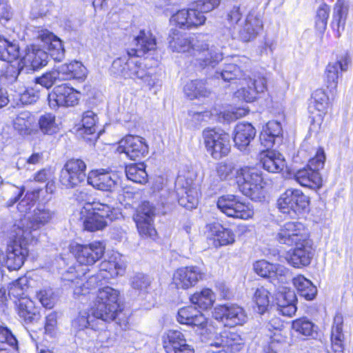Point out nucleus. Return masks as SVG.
Returning a JSON list of instances; mask_svg holds the SVG:
<instances>
[{
  "label": "nucleus",
  "mask_w": 353,
  "mask_h": 353,
  "mask_svg": "<svg viewBox=\"0 0 353 353\" xmlns=\"http://www.w3.org/2000/svg\"><path fill=\"white\" fill-rule=\"evenodd\" d=\"M169 48L176 52L188 53L196 57L199 65L214 67L223 59V54L209 44L201 35L190 37L176 30H172L168 38Z\"/></svg>",
  "instance_id": "obj_1"
},
{
  "label": "nucleus",
  "mask_w": 353,
  "mask_h": 353,
  "mask_svg": "<svg viewBox=\"0 0 353 353\" xmlns=\"http://www.w3.org/2000/svg\"><path fill=\"white\" fill-rule=\"evenodd\" d=\"M135 57L137 55H130L128 53L126 55L117 58L112 63L110 72L115 77L133 80L139 79L149 90H151L157 85L158 80Z\"/></svg>",
  "instance_id": "obj_2"
},
{
  "label": "nucleus",
  "mask_w": 353,
  "mask_h": 353,
  "mask_svg": "<svg viewBox=\"0 0 353 353\" xmlns=\"http://www.w3.org/2000/svg\"><path fill=\"white\" fill-rule=\"evenodd\" d=\"M119 210L108 204L93 203L83 207L81 211V219L83 220L84 230L95 232L104 229L108 221L118 218Z\"/></svg>",
  "instance_id": "obj_3"
},
{
  "label": "nucleus",
  "mask_w": 353,
  "mask_h": 353,
  "mask_svg": "<svg viewBox=\"0 0 353 353\" xmlns=\"http://www.w3.org/2000/svg\"><path fill=\"white\" fill-rule=\"evenodd\" d=\"M54 216V212L45 206L35 208L31 215L21 219L13 228L17 231L18 236H26V239L33 241L37 232L42 227L49 223Z\"/></svg>",
  "instance_id": "obj_4"
},
{
  "label": "nucleus",
  "mask_w": 353,
  "mask_h": 353,
  "mask_svg": "<svg viewBox=\"0 0 353 353\" xmlns=\"http://www.w3.org/2000/svg\"><path fill=\"white\" fill-rule=\"evenodd\" d=\"M119 292L111 287L99 289L93 306V314L105 322L114 320L119 312Z\"/></svg>",
  "instance_id": "obj_5"
},
{
  "label": "nucleus",
  "mask_w": 353,
  "mask_h": 353,
  "mask_svg": "<svg viewBox=\"0 0 353 353\" xmlns=\"http://www.w3.org/2000/svg\"><path fill=\"white\" fill-rule=\"evenodd\" d=\"M325 155L323 149L316 150L315 157L309 160L306 167L297 170L294 174L296 181L302 186L310 188H319L322 179L319 170L324 166Z\"/></svg>",
  "instance_id": "obj_6"
},
{
  "label": "nucleus",
  "mask_w": 353,
  "mask_h": 353,
  "mask_svg": "<svg viewBox=\"0 0 353 353\" xmlns=\"http://www.w3.org/2000/svg\"><path fill=\"white\" fill-rule=\"evenodd\" d=\"M308 205V197L301 190L294 188L286 190L277 200V206L280 212L290 217L301 214Z\"/></svg>",
  "instance_id": "obj_7"
},
{
  "label": "nucleus",
  "mask_w": 353,
  "mask_h": 353,
  "mask_svg": "<svg viewBox=\"0 0 353 353\" xmlns=\"http://www.w3.org/2000/svg\"><path fill=\"white\" fill-rule=\"evenodd\" d=\"M13 241L8 245L6 255L3 265H6L9 270H17L23 265L29 250L27 245L31 242L30 239H26V236H18L17 231L12 229Z\"/></svg>",
  "instance_id": "obj_8"
},
{
  "label": "nucleus",
  "mask_w": 353,
  "mask_h": 353,
  "mask_svg": "<svg viewBox=\"0 0 353 353\" xmlns=\"http://www.w3.org/2000/svg\"><path fill=\"white\" fill-rule=\"evenodd\" d=\"M205 147L207 152L214 159L227 156L230 151L228 134L219 130L206 129L203 132Z\"/></svg>",
  "instance_id": "obj_9"
},
{
  "label": "nucleus",
  "mask_w": 353,
  "mask_h": 353,
  "mask_svg": "<svg viewBox=\"0 0 353 353\" xmlns=\"http://www.w3.org/2000/svg\"><path fill=\"white\" fill-rule=\"evenodd\" d=\"M218 208L230 217L241 219H248L254 215L253 206L249 203L240 200L239 197L233 194H226L219 198Z\"/></svg>",
  "instance_id": "obj_10"
},
{
  "label": "nucleus",
  "mask_w": 353,
  "mask_h": 353,
  "mask_svg": "<svg viewBox=\"0 0 353 353\" xmlns=\"http://www.w3.org/2000/svg\"><path fill=\"white\" fill-rule=\"evenodd\" d=\"M236 179L240 191L251 199H254L263 188L261 174L255 168L244 167L237 170Z\"/></svg>",
  "instance_id": "obj_11"
},
{
  "label": "nucleus",
  "mask_w": 353,
  "mask_h": 353,
  "mask_svg": "<svg viewBox=\"0 0 353 353\" xmlns=\"http://www.w3.org/2000/svg\"><path fill=\"white\" fill-rule=\"evenodd\" d=\"M276 239L288 245H300L310 239L309 232L303 223L299 221H288L280 227Z\"/></svg>",
  "instance_id": "obj_12"
},
{
  "label": "nucleus",
  "mask_w": 353,
  "mask_h": 353,
  "mask_svg": "<svg viewBox=\"0 0 353 353\" xmlns=\"http://www.w3.org/2000/svg\"><path fill=\"white\" fill-rule=\"evenodd\" d=\"M86 165L78 159L68 160L60 171L59 181L66 188H74L83 182L85 177Z\"/></svg>",
  "instance_id": "obj_13"
},
{
  "label": "nucleus",
  "mask_w": 353,
  "mask_h": 353,
  "mask_svg": "<svg viewBox=\"0 0 353 353\" xmlns=\"http://www.w3.org/2000/svg\"><path fill=\"white\" fill-rule=\"evenodd\" d=\"M63 278L74 284V294L77 296L89 293V290L95 288L98 283V278L86 276L85 270L81 265H78L77 269L75 267L69 268Z\"/></svg>",
  "instance_id": "obj_14"
},
{
  "label": "nucleus",
  "mask_w": 353,
  "mask_h": 353,
  "mask_svg": "<svg viewBox=\"0 0 353 353\" xmlns=\"http://www.w3.org/2000/svg\"><path fill=\"white\" fill-rule=\"evenodd\" d=\"M175 188L178 201L181 206L188 210L197 206L200 192L192 179L179 175L176 181Z\"/></svg>",
  "instance_id": "obj_15"
},
{
  "label": "nucleus",
  "mask_w": 353,
  "mask_h": 353,
  "mask_svg": "<svg viewBox=\"0 0 353 353\" xmlns=\"http://www.w3.org/2000/svg\"><path fill=\"white\" fill-rule=\"evenodd\" d=\"M155 208L148 201H144L139 207L134 220L139 234L144 238H154L157 231L154 227Z\"/></svg>",
  "instance_id": "obj_16"
},
{
  "label": "nucleus",
  "mask_w": 353,
  "mask_h": 353,
  "mask_svg": "<svg viewBox=\"0 0 353 353\" xmlns=\"http://www.w3.org/2000/svg\"><path fill=\"white\" fill-rule=\"evenodd\" d=\"M329 105V98L323 90H316L312 95L309 106L312 123L310 130L317 133L322 129L323 118Z\"/></svg>",
  "instance_id": "obj_17"
},
{
  "label": "nucleus",
  "mask_w": 353,
  "mask_h": 353,
  "mask_svg": "<svg viewBox=\"0 0 353 353\" xmlns=\"http://www.w3.org/2000/svg\"><path fill=\"white\" fill-rule=\"evenodd\" d=\"M204 277L205 273L198 266L181 267L173 273L172 284L177 289L188 290L195 286Z\"/></svg>",
  "instance_id": "obj_18"
},
{
  "label": "nucleus",
  "mask_w": 353,
  "mask_h": 353,
  "mask_svg": "<svg viewBox=\"0 0 353 353\" xmlns=\"http://www.w3.org/2000/svg\"><path fill=\"white\" fill-rule=\"evenodd\" d=\"M243 339L241 335L231 330H224L219 335H216L212 341L209 342V345L220 350H212L213 352L220 353L222 351L225 352L235 353L240 351L243 346Z\"/></svg>",
  "instance_id": "obj_19"
},
{
  "label": "nucleus",
  "mask_w": 353,
  "mask_h": 353,
  "mask_svg": "<svg viewBox=\"0 0 353 353\" xmlns=\"http://www.w3.org/2000/svg\"><path fill=\"white\" fill-rule=\"evenodd\" d=\"M120 154L124 153L131 160H139L148 153V146L145 139L139 136L128 135L119 142L117 149Z\"/></svg>",
  "instance_id": "obj_20"
},
{
  "label": "nucleus",
  "mask_w": 353,
  "mask_h": 353,
  "mask_svg": "<svg viewBox=\"0 0 353 353\" xmlns=\"http://www.w3.org/2000/svg\"><path fill=\"white\" fill-rule=\"evenodd\" d=\"M79 100V93L67 83L56 86L48 94L49 105L52 108L74 106Z\"/></svg>",
  "instance_id": "obj_21"
},
{
  "label": "nucleus",
  "mask_w": 353,
  "mask_h": 353,
  "mask_svg": "<svg viewBox=\"0 0 353 353\" xmlns=\"http://www.w3.org/2000/svg\"><path fill=\"white\" fill-rule=\"evenodd\" d=\"M242 85H245L235 92L236 97L246 102L254 101L259 93H263L267 90V80L261 74H254L252 78L246 76L243 79Z\"/></svg>",
  "instance_id": "obj_22"
},
{
  "label": "nucleus",
  "mask_w": 353,
  "mask_h": 353,
  "mask_svg": "<svg viewBox=\"0 0 353 353\" xmlns=\"http://www.w3.org/2000/svg\"><path fill=\"white\" fill-rule=\"evenodd\" d=\"M214 317L230 326L243 325L247 321L245 310L237 305H223L214 308Z\"/></svg>",
  "instance_id": "obj_23"
},
{
  "label": "nucleus",
  "mask_w": 353,
  "mask_h": 353,
  "mask_svg": "<svg viewBox=\"0 0 353 353\" xmlns=\"http://www.w3.org/2000/svg\"><path fill=\"white\" fill-rule=\"evenodd\" d=\"M163 347L167 353H194V348L187 343L184 334L170 330L162 336Z\"/></svg>",
  "instance_id": "obj_24"
},
{
  "label": "nucleus",
  "mask_w": 353,
  "mask_h": 353,
  "mask_svg": "<svg viewBox=\"0 0 353 353\" xmlns=\"http://www.w3.org/2000/svg\"><path fill=\"white\" fill-rule=\"evenodd\" d=\"M254 272L262 277H268L274 285L284 283L288 274V269L279 265L270 263L267 261L261 260L254 263Z\"/></svg>",
  "instance_id": "obj_25"
},
{
  "label": "nucleus",
  "mask_w": 353,
  "mask_h": 353,
  "mask_svg": "<svg viewBox=\"0 0 353 353\" xmlns=\"http://www.w3.org/2000/svg\"><path fill=\"white\" fill-rule=\"evenodd\" d=\"M105 247L100 241L76 246L77 260L81 265H91L103 255Z\"/></svg>",
  "instance_id": "obj_26"
},
{
  "label": "nucleus",
  "mask_w": 353,
  "mask_h": 353,
  "mask_svg": "<svg viewBox=\"0 0 353 353\" xmlns=\"http://www.w3.org/2000/svg\"><path fill=\"white\" fill-rule=\"evenodd\" d=\"M294 246L287 257L288 263L297 268L308 265L313 257L312 241L309 239Z\"/></svg>",
  "instance_id": "obj_27"
},
{
  "label": "nucleus",
  "mask_w": 353,
  "mask_h": 353,
  "mask_svg": "<svg viewBox=\"0 0 353 353\" xmlns=\"http://www.w3.org/2000/svg\"><path fill=\"white\" fill-rule=\"evenodd\" d=\"M351 62L350 55L344 52L337 57L336 61L330 63L325 70V79L327 87L331 92L335 91L337 88L339 79V70L346 71Z\"/></svg>",
  "instance_id": "obj_28"
},
{
  "label": "nucleus",
  "mask_w": 353,
  "mask_h": 353,
  "mask_svg": "<svg viewBox=\"0 0 353 353\" xmlns=\"http://www.w3.org/2000/svg\"><path fill=\"white\" fill-rule=\"evenodd\" d=\"M118 176L108 172L92 170L87 177L88 183L102 191H113L117 185Z\"/></svg>",
  "instance_id": "obj_29"
},
{
  "label": "nucleus",
  "mask_w": 353,
  "mask_h": 353,
  "mask_svg": "<svg viewBox=\"0 0 353 353\" xmlns=\"http://www.w3.org/2000/svg\"><path fill=\"white\" fill-rule=\"evenodd\" d=\"M133 41L134 48L128 51L130 55L141 57L157 48L156 38L149 30H140Z\"/></svg>",
  "instance_id": "obj_30"
},
{
  "label": "nucleus",
  "mask_w": 353,
  "mask_h": 353,
  "mask_svg": "<svg viewBox=\"0 0 353 353\" xmlns=\"http://www.w3.org/2000/svg\"><path fill=\"white\" fill-rule=\"evenodd\" d=\"M263 27V24L261 15L250 12L239 30V37L245 42L250 41L255 39L262 31Z\"/></svg>",
  "instance_id": "obj_31"
},
{
  "label": "nucleus",
  "mask_w": 353,
  "mask_h": 353,
  "mask_svg": "<svg viewBox=\"0 0 353 353\" xmlns=\"http://www.w3.org/2000/svg\"><path fill=\"white\" fill-rule=\"evenodd\" d=\"M205 229L208 236L214 239L216 245H228L235 241V235L232 230L224 228L219 223H210L206 225Z\"/></svg>",
  "instance_id": "obj_32"
},
{
  "label": "nucleus",
  "mask_w": 353,
  "mask_h": 353,
  "mask_svg": "<svg viewBox=\"0 0 353 353\" xmlns=\"http://www.w3.org/2000/svg\"><path fill=\"white\" fill-rule=\"evenodd\" d=\"M256 136V130L249 123H238L234 131V142L235 146L241 151H244L250 145V142Z\"/></svg>",
  "instance_id": "obj_33"
},
{
  "label": "nucleus",
  "mask_w": 353,
  "mask_h": 353,
  "mask_svg": "<svg viewBox=\"0 0 353 353\" xmlns=\"http://www.w3.org/2000/svg\"><path fill=\"white\" fill-rule=\"evenodd\" d=\"M177 321L181 324L196 326L202 329L207 325L206 318L194 306L181 308L177 314Z\"/></svg>",
  "instance_id": "obj_34"
},
{
  "label": "nucleus",
  "mask_w": 353,
  "mask_h": 353,
  "mask_svg": "<svg viewBox=\"0 0 353 353\" xmlns=\"http://www.w3.org/2000/svg\"><path fill=\"white\" fill-rule=\"evenodd\" d=\"M259 158L263 168L270 172H279L285 166L284 157L275 150H263L260 152Z\"/></svg>",
  "instance_id": "obj_35"
},
{
  "label": "nucleus",
  "mask_w": 353,
  "mask_h": 353,
  "mask_svg": "<svg viewBox=\"0 0 353 353\" xmlns=\"http://www.w3.org/2000/svg\"><path fill=\"white\" fill-rule=\"evenodd\" d=\"M38 38L46 45L54 59L60 61L64 55V48L61 41L51 32L41 30L38 32Z\"/></svg>",
  "instance_id": "obj_36"
},
{
  "label": "nucleus",
  "mask_w": 353,
  "mask_h": 353,
  "mask_svg": "<svg viewBox=\"0 0 353 353\" xmlns=\"http://www.w3.org/2000/svg\"><path fill=\"white\" fill-rule=\"evenodd\" d=\"M101 319L93 314V307L90 309L81 310L77 316L72 320V326L76 330H83L90 328L96 330L97 328V322Z\"/></svg>",
  "instance_id": "obj_37"
},
{
  "label": "nucleus",
  "mask_w": 353,
  "mask_h": 353,
  "mask_svg": "<svg viewBox=\"0 0 353 353\" xmlns=\"http://www.w3.org/2000/svg\"><path fill=\"white\" fill-rule=\"evenodd\" d=\"M343 318L340 315H336L334 319L331 333L332 345L334 353L343 352Z\"/></svg>",
  "instance_id": "obj_38"
},
{
  "label": "nucleus",
  "mask_w": 353,
  "mask_h": 353,
  "mask_svg": "<svg viewBox=\"0 0 353 353\" xmlns=\"http://www.w3.org/2000/svg\"><path fill=\"white\" fill-rule=\"evenodd\" d=\"M18 314L26 323H32L38 318L39 313L34 302L28 298H22L16 302Z\"/></svg>",
  "instance_id": "obj_39"
},
{
  "label": "nucleus",
  "mask_w": 353,
  "mask_h": 353,
  "mask_svg": "<svg viewBox=\"0 0 353 353\" xmlns=\"http://www.w3.org/2000/svg\"><path fill=\"white\" fill-rule=\"evenodd\" d=\"M63 81L72 79H83L85 76V68L81 62L74 61L59 67Z\"/></svg>",
  "instance_id": "obj_40"
},
{
  "label": "nucleus",
  "mask_w": 353,
  "mask_h": 353,
  "mask_svg": "<svg viewBox=\"0 0 353 353\" xmlns=\"http://www.w3.org/2000/svg\"><path fill=\"white\" fill-rule=\"evenodd\" d=\"M48 54L43 50L32 48L28 49L23 57L24 64L30 65L34 70L39 69L47 64Z\"/></svg>",
  "instance_id": "obj_41"
},
{
  "label": "nucleus",
  "mask_w": 353,
  "mask_h": 353,
  "mask_svg": "<svg viewBox=\"0 0 353 353\" xmlns=\"http://www.w3.org/2000/svg\"><path fill=\"white\" fill-rule=\"evenodd\" d=\"M292 282L301 296L307 300H312L315 297L316 288L309 279L303 275H298L293 279Z\"/></svg>",
  "instance_id": "obj_42"
},
{
  "label": "nucleus",
  "mask_w": 353,
  "mask_h": 353,
  "mask_svg": "<svg viewBox=\"0 0 353 353\" xmlns=\"http://www.w3.org/2000/svg\"><path fill=\"white\" fill-rule=\"evenodd\" d=\"M125 270V265L115 261H105L100 265V272L94 275L98 278V282L101 279H109L121 274Z\"/></svg>",
  "instance_id": "obj_43"
},
{
  "label": "nucleus",
  "mask_w": 353,
  "mask_h": 353,
  "mask_svg": "<svg viewBox=\"0 0 353 353\" xmlns=\"http://www.w3.org/2000/svg\"><path fill=\"white\" fill-rule=\"evenodd\" d=\"M184 92L190 99L199 97H206L210 94V90L205 86V83L201 80L188 82L184 86Z\"/></svg>",
  "instance_id": "obj_44"
},
{
  "label": "nucleus",
  "mask_w": 353,
  "mask_h": 353,
  "mask_svg": "<svg viewBox=\"0 0 353 353\" xmlns=\"http://www.w3.org/2000/svg\"><path fill=\"white\" fill-rule=\"evenodd\" d=\"M190 300L193 305L204 310L213 305L215 301V295L212 290L205 288L192 294Z\"/></svg>",
  "instance_id": "obj_45"
},
{
  "label": "nucleus",
  "mask_w": 353,
  "mask_h": 353,
  "mask_svg": "<svg viewBox=\"0 0 353 353\" xmlns=\"http://www.w3.org/2000/svg\"><path fill=\"white\" fill-rule=\"evenodd\" d=\"M19 57V48L17 43L10 42L0 36V59L8 62L12 61Z\"/></svg>",
  "instance_id": "obj_46"
},
{
  "label": "nucleus",
  "mask_w": 353,
  "mask_h": 353,
  "mask_svg": "<svg viewBox=\"0 0 353 353\" xmlns=\"http://www.w3.org/2000/svg\"><path fill=\"white\" fill-rule=\"evenodd\" d=\"M38 123L40 130L43 134L50 135L58 132L61 124L55 115L52 113L42 114L39 119Z\"/></svg>",
  "instance_id": "obj_47"
},
{
  "label": "nucleus",
  "mask_w": 353,
  "mask_h": 353,
  "mask_svg": "<svg viewBox=\"0 0 353 353\" xmlns=\"http://www.w3.org/2000/svg\"><path fill=\"white\" fill-rule=\"evenodd\" d=\"M347 14V6L343 1L339 0L334 8L332 21L333 28L337 30L339 36L340 35V29H344Z\"/></svg>",
  "instance_id": "obj_48"
},
{
  "label": "nucleus",
  "mask_w": 353,
  "mask_h": 353,
  "mask_svg": "<svg viewBox=\"0 0 353 353\" xmlns=\"http://www.w3.org/2000/svg\"><path fill=\"white\" fill-rule=\"evenodd\" d=\"M127 178L137 183H144L147 181L148 174L143 164H130L125 168Z\"/></svg>",
  "instance_id": "obj_49"
},
{
  "label": "nucleus",
  "mask_w": 353,
  "mask_h": 353,
  "mask_svg": "<svg viewBox=\"0 0 353 353\" xmlns=\"http://www.w3.org/2000/svg\"><path fill=\"white\" fill-rule=\"evenodd\" d=\"M33 117L28 111L20 112L14 120L13 125L20 134H29L33 123Z\"/></svg>",
  "instance_id": "obj_50"
},
{
  "label": "nucleus",
  "mask_w": 353,
  "mask_h": 353,
  "mask_svg": "<svg viewBox=\"0 0 353 353\" xmlns=\"http://www.w3.org/2000/svg\"><path fill=\"white\" fill-rule=\"evenodd\" d=\"M219 76L225 81H230L233 79H239L243 81V78H246V74L243 70L236 63L226 64L222 71L219 73Z\"/></svg>",
  "instance_id": "obj_51"
},
{
  "label": "nucleus",
  "mask_w": 353,
  "mask_h": 353,
  "mask_svg": "<svg viewBox=\"0 0 353 353\" xmlns=\"http://www.w3.org/2000/svg\"><path fill=\"white\" fill-rule=\"evenodd\" d=\"M28 289V279L26 277H21L10 284L8 294L10 296L18 299L19 300L23 296Z\"/></svg>",
  "instance_id": "obj_52"
},
{
  "label": "nucleus",
  "mask_w": 353,
  "mask_h": 353,
  "mask_svg": "<svg viewBox=\"0 0 353 353\" xmlns=\"http://www.w3.org/2000/svg\"><path fill=\"white\" fill-rule=\"evenodd\" d=\"M268 294V291L263 287L256 288L254 292L253 301L257 305L258 312L260 314H263L269 306L270 300Z\"/></svg>",
  "instance_id": "obj_53"
},
{
  "label": "nucleus",
  "mask_w": 353,
  "mask_h": 353,
  "mask_svg": "<svg viewBox=\"0 0 353 353\" xmlns=\"http://www.w3.org/2000/svg\"><path fill=\"white\" fill-rule=\"evenodd\" d=\"M97 122V115L93 111H86L82 116V130L86 134H94L96 132Z\"/></svg>",
  "instance_id": "obj_54"
},
{
  "label": "nucleus",
  "mask_w": 353,
  "mask_h": 353,
  "mask_svg": "<svg viewBox=\"0 0 353 353\" xmlns=\"http://www.w3.org/2000/svg\"><path fill=\"white\" fill-rule=\"evenodd\" d=\"M329 15V6L325 3L321 4L317 9L315 18L316 28L319 32H323L325 31L327 27Z\"/></svg>",
  "instance_id": "obj_55"
},
{
  "label": "nucleus",
  "mask_w": 353,
  "mask_h": 353,
  "mask_svg": "<svg viewBox=\"0 0 353 353\" xmlns=\"http://www.w3.org/2000/svg\"><path fill=\"white\" fill-rule=\"evenodd\" d=\"M63 81L59 69L54 70L46 72L40 77L36 79L37 83L41 85L47 89L51 88L58 81Z\"/></svg>",
  "instance_id": "obj_56"
},
{
  "label": "nucleus",
  "mask_w": 353,
  "mask_h": 353,
  "mask_svg": "<svg viewBox=\"0 0 353 353\" xmlns=\"http://www.w3.org/2000/svg\"><path fill=\"white\" fill-rule=\"evenodd\" d=\"M292 327L296 332L305 336H311L314 332V325L306 318L296 319Z\"/></svg>",
  "instance_id": "obj_57"
},
{
  "label": "nucleus",
  "mask_w": 353,
  "mask_h": 353,
  "mask_svg": "<svg viewBox=\"0 0 353 353\" xmlns=\"http://www.w3.org/2000/svg\"><path fill=\"white\" fill-rule=\"evenodd\" d=\"M295 301V293L294 291L290 290L283 289L282 291H279L276 294L277 310L289 305L290 304H294Z\"/></svg>",
  "instance_id": "obj_58"
},
{
  "label": "nucleus",
  "mask_w": 353,
  "mask_h": 353,
  "mask_svg": "<svg viewBox=\"0 0 353 353\" xmlns=\"http://www.w3.org/2000/svg\"><path fill=\"white\" fill-rule=\"evenodd\" d=\"M150 283V278L142 273L135 274L130 280L132 288L139 292H146Z\"/></svg>",
  "instance_id": "obj_59"
},
{
  "label": "nucleus",
  "mask_w": 353,
  "mask_h": 353,
  "mask_svg": "<svg viewBox=\"0 0 353 353\" xmlns=\"http://www.w3.org/2000/svg\"><path fill=\"white\" fill-rule=\"evenodd\" d=\"M39 192H28L25 196L19 201L17 209L21 213H26L34 205L37 199Z\"/></svg>",
  "instance_id": "obj_60"
},
{
  "label": "nucleus",
  "mask_w": 353,
  "mask_h": 353,
  "mask_svg": "<svg viewBox=\"0 0 353 353\" xmlns=\"http://www.w3.org/2000/svg\"><path fill=\"white\" fill-rule=\"evenodd\" d=\"M187 10L188 14V26L190 29L196 28L205 23L206 20L205 17L196 7Z\"/></svg>",
  "instance_id": "obj_61"
},
{
  "label": "nucleus",
  "mask_w": 353,
  "mask_h": 353,
  "mask_svg": "<svg viewBox=\"0 0 353 353\" xmlns=\"http://www.w3.org/2000/svg\"><path fill=\"white\" fill-rule=\"evenodd\" d=\"M96 342L99 347L108 348L115 344L116 339L110 331L103 330L97 334Z\"/></svg>",
  "instance_id": "obj_62"
},
{
  "label": "nucleus",
  "mask_w": 353,
  "mask_h": 353,
  "mask_svg": "<svg viewBox=\"0 0 353 353\" xmlns=\"http://www.w3.org/2000/svg\"><path fill=\"white\" fill-rule=\"evenodd\" d=\"M36 296L43 307L49 309L53 307L55 300L51 289L41 290L37 292Z\"/></svg>",
  "instance_id": "obj_63"
},
{
  "label": "nucleus",
  "mask_w": 353,
  "mask_h": 353,
  "mask_svg": "<svg viewBox=\"0 0 353 353\" xmlns=\"http://www.w3.org/2000/svg\"><path fill=\"white\" fill-rule=\"evenodd\" d=\"M234 168L232 163L221 162L216 165V171L219 179L223 181L227 180L230 177Z\"/></svg>",
  "instance_id": "obj_64"
}]
</instances>
